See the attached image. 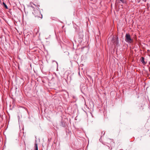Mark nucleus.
Returning <instances> with one entry per match:
<instances>
[{
    "instance_id": "6",
    "label": "nucleus",
    "mask_w": 150,
    "mask_h": 150,
    "mask_svg": "<svg viewBox=\"0 0 150 150\" xmlns=\"http://www.w3.org/2000/svg\"><path fill=\"white\" fill-rule=\"evenodd\" d=\"M140 60L142 63L143 64H146V63L144 61V58L143 57H142L140 59Z\"/></svg>"
},
{
    "instance_id": "3",
    "label": "nucleus",
    "mask_w": 150,
    "mask_h": 150,
    "mask_svg": "<svg viewBox=\"0 0 150 150\" xmlns=\"http://www.w3.org/2000/svg\"><path fill=\"white\" fill-rule=\"evenodd\" d=\"M33 13L35 18L37 19H41L42 18V15L41 14L40 11L37 8L34 9Z\"/></svg>"
},
{
    "instance_id": "10",
    "label": "nucleus",
    "mask_w": 150,
    "mask_h": 150,
    "mask_svg": "<svg viewBox=\"0 0 150 150\" xmlns=\"http://www.w3.org/2000/svg\"><path fill=\"white\" fill-rule=\"evenodd\" d=\"M3 4L5 7L6 8V9H8V7L4 3H3Z\"/></svg>"
},
{
    "instance_id": "4",
    "label": "nucleus",
    "mask_w": 150,
    "mask_h": 150,
    "mask_svg": "<svg viewBox=\"0 0 150 150\" xmlns=\"http://www.w3.org/2000/svg\"><path fill=\"white\" fill-rule=\"evenodd\" d=\"M125 41L128 43H131L133 42V40L131 37L129 33H127L125 36Z\"/></svg>"
},
{
    "instance_id": "2",
    "label": "nucleus",
    "mask_w": 150,
    "mask_h": 150,
    "mask_svg": "<svg viewBox=\"0 0 150 150\" xmlns=\"http://www.w3.org/2000/svg\"><path fill=\"white\" fill-rule=\"evenodd\" d=\"M118 38L116 36L114 37L111 40L110 38H108V43L110 41V44L112 46L113 45L115 47L118 45Z\"/></svg>"
},
{
    "instance_id": "5",
    "label": "nucleus",
    "mask_w": 150,
    "mask_h": 150,
    "mask_svg": "<svg viewBox=\"0 0 150 150\" xmlns=\"http://www.w3.org/2000/svg\"><path fill=\"white\" fill-rule=\"evenodd\" d=\"M33 4V5H35L36 6V7H37L38 8H39L38 6H40L39 5H38V4L36 5L33 3L32 2H30V5H31V7L33 8H34V7H33L32 5V4Z\"/></svg>"
},
{
    "instance_id": "9",
    "label": "nucleus",
    "mask_w": 150,
    "mask_h": 150,
    "mask_svg": "<svg viewBox=\"0 0 150 150\" xmlns=\"http://www.w3.org/2000/svg\"><path fill=\"white\" fill-rule=\"evenodd\" d=\"M61 126L62 127H64L65 126V124L62 121L61 122Z\"/></svg>"
},
{
    "instance_id": "1",
    "label": "nucleus",
    "mask_w": 150,
    "mask_h": 150,
    "mask_svg": "<svg viewBox=\"0 0 150 150\" xmlns=\"http://www.w3.org/2000/svg\"><path fill=\"white\" fill-rule=\"evenodd\" d=\"M104 144L106 145L104 147V150H110V147L108 145H110L111 147L110 150L112 149V147L114 145V142L113 140L112 139L107 138L105 139L104 142Z\"/></svg>"
},
{
    "instance_id": "8",
    "label": "nucleus",
    "mask_w": 150,
    "mask_h": 150,
    "mask_svg": "<svg viewBox=\"0 0 150 150\" xmlns=\"http://www.w3.org/2000/svg\"><path fill=\"white\" fill-rule=\"evenodd\" d=\"M34 147H35V150H38V145L37 143L35 144Z\"/></svg>"
},
{
    "instance_id": "7",
    "label": "nucleus",
    "mask_w": 150,
    "mask_h": 150,
    "mask_svg": "<svg viewBox=\"0 0 150 150\" xmlns=\"http://www.w3.org/2000/svg\"><path fill=\"white\" fill-rule=\"evenodd\" d=\"M122 3H125L127 0H119Z\"/></svg>"
}]
</instances>
